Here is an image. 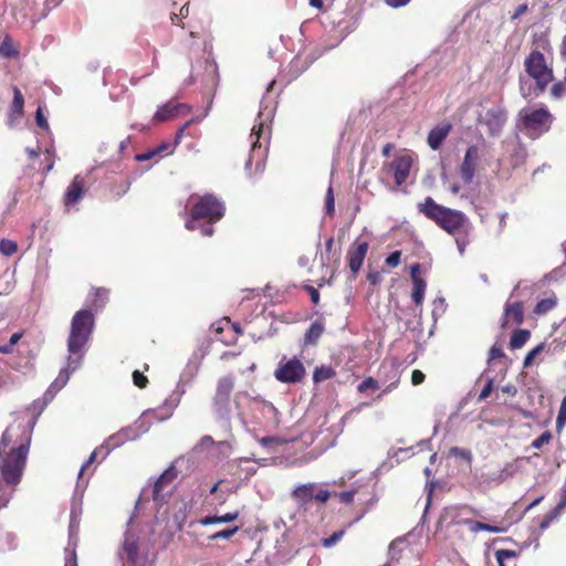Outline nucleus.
Listing matches in <instances>:
<instances>
[{"mask_svg": "<svg viewBox=\"0 0 566 566\" xmlns=\"http://www.w3.org/2000/svg\"><path fill=\"white\" fill-rule=\"evenodd\" d=\"M565 92V85L563 83H556L553 85L551 93L554 97L559 98Z\"/></svg>", "mask_w": 566, "mask_h": 566, "instance_id": "obj_61", "label": "nucleus"}, {"mask_svg": "<svg viewBox=\"0 0 566 566\" xmlns=\"http://www.w3.org/2000/svg\"><path fill=\"white\" fill-rule=\"evenodd\" d=\"M551 439V432L545 431L532 442V447L535 449H541L544 444L548 443Z\"/></svg>", "mask_w": 566, "mask_h": 566, "instance_id": "obj_50", "label": "nucleus"}, {"mask_svg": "<svg viewBox=\"0 0 566 566\" xmlns=\"http://www.w3.org/2000/svg\"><path fill=\"white\" fill-rule=\"evenodd\" d=\"M344 531H338L333 533L329 537L323 538L322 544L324 547L329 548L334 546L336 543H338L342 537L344 536Z\"/></svg>", "mask_w": 566, "mask_h": 566, "instance_id": "obj_48", "label": "nucleus"}, {"mask_svg": "<svg viewBox=\"0 0 566 566\" xmlns=\"http://www.w3.org/2000/svg\"><path fill=\"white\" fill-rule=\"evenodd\" d=\"M525 70L527 75L535 81V95L538 96L553 81V73L545 63L544 55L538 51H533L525 60Z\"/></svg>", "mask_w": 566, "mask_h": 566, "instance_id": "obj_7", "label": "nucleus"}, {"mask_svg": "<svg viewBox=\"0 0 566 566\" xmlns=\"http://www.w3.org/2000/svg\"><path fill=\"white\" fill-rule=\"evenodd\" d=\"M18 250V245L14 241L12 240H8V239H2L0 241V252L6 255V256H10L12 254H14Z\"/></svg>", "mask_w": 566, "mask_h": 566, "instance_id": "obj_33", "label": "nucleus"}, {"mask_svg": "<svg viewBox=\"0 0 566 566\" xmlns=\"http://www.w3.org/2000/svg\"><path fill=\"white\" fill-rule=\"evenodd\" d=\"M379 388V384L376 379H374L373 377H368L366 378L365 380H363L358 387H357V390L359 392H366L368 389H378Z\"/></svg>", "mask_w": 566, "mask_h": 566, "instance_id": "obj_41", "label": "nucleus"}, {"mask_svg": "<svg viewBox=\"0 0 566 566\" xmlns=\"http://www.w3.org/2000/svg\"><path fill=\"white\" fill-rule=\"evenodd\" d=\"M243 397L250 399V409H251V411L254 412V413L258 412L260 415H261V407H259L256 405V401L258 400H262V399L260 397L250 398V396H249V394L247 391H239V392H237V395L234 397L235 408L238 410V416L244 422L243 415H242V411H241V405H240V399L243 398Z\"/></svg>", "mask_w": 566, "mask_h": 566, "instance_id": "obj_26", "label": "nucleus"}, {"mask_svg": "<svg viewBox=\"0 0 566 566\" xmlns=\"http://www.w3.org/2000/svg\"><path fill=\"white\" fill-rule=\"evenodd\" d=\"M566 423V396L563 398L557 419H556V427L558 429L563 428Z\"/></svg>", "mask_w": 566, "mask_h": 566, "instance_id": "obj_47", "label": "nucleus"}, {"mask_svg": "<svg viewBox=\"0 0 566 566\" xmlns=\"http://www.w3.org/2000/svg\"><path fill=\"white\" fill-rule=\"evenodd\" d=\"M258 441L263 448L268 449L270 452L274 451L273 446H277L282 442V440L276 437H263Z\"/></svg>", "mask_w": 566, "mask_h": 566, "instance_id": "obj_43", "label": "nucleus"}, {"mask_svg": "<svg viewBox=\"0 0 566 566\" xmlns=\"http://www.w3.org/2000/svg\"><path fill=\"white\" fill-rule=\"evenodd\" d=\"M188 504L182 502L180 504V509L178 510V512L175 513L174 515V520L176 522V525L179 530L182 528L185 522H186V517H187V512H188Z\"/></svg>", "mask_w": 566, "mask_h": 566, "instance_id": "obj_35", "label": "nucleus"}, {"mask_svg": "<svg viewBox=\"0 0 566 566\" xmlns=\"http://www.w3.org/2000/svg\"><path fill=\"white\" fill-rule=\"evenodd\" d=\"M256 405L261 407V417L266 421L270 429H275L280 424V413L277 409L269 401L258 400Z\"/></svg>", "mask_w": 566, "mask_h": 566, "instance_id": "obj_20", "label": "nucleus"}, {"mask_svg": "<svg viewBox=\"0 0 566 566\" xmlns=\"http://www.w3.org/2000/svg\"><path fill=\"white\" fill-rule=\"evenodd\" d=\"M412 283L413 290L411 297L417 305H421L424 298V292L427 286L426 281L420 277H415Z\"/></svg>", "mask_w": 566, "mask_h": 566, "instance_id": "obj_29", "label": "nucleus"}, {"mask_svg": "<svg viewBox=\"0 0 566 566\" xmlns=\"http://www.w3.org/2000/svg\"><path fill=\"white\" fill-rule=\"evenodd\" d=\"M83 190H84L83 180L80 178V176H75L72 184L67 187V190H66V193L64 197L65 205L70 206V205L77 202L82 198Z\"/></svg>", "mask_w": 566, "mask_h": 566, "instance_id": "obj_22", "label": "nucleus"}, {"mask_svg": "<svg viewBox=\"0 0 566 566\" xmlns=\"http://www.w3.org/2000/svg\"><path fill=\"white\" fill-rule=\"evenodd\" d=\"M368 242H359L355 248H350L348 251V265L354 276L360 270L363 262L368 251Z\"/></svg>", "mask_w": 566, "mask_h": 566, "instance_id": "obj_17", "label": "nucleus"}, {"mask_svg": "<svg viewBox=\"0 0 566 566\" xmlns=\"http://www.w3.org/2000/svg\"><path fill=\"white\" fill-rule=\"evenodd\" d=\"M274 109L272 106H262L255 119L250 134L251 150L248 160L245 161V170L251 174L253 163H255V172H262L265 165L269 143V123L273 118Z\"/></svg>", "mask_w": 566, "mask_h": 566, "instance_id": "obj_3", "label": "nucleus"}, {"mask_svg": "<svg viewBox=\"0 0 566 566\" xmlns=\"http://www.w3.org/2000/svg\"><path fill=\"white\" fill-rule=\"evenodd\" d=\"M156 157H159V156H158L157 151H156V150H155V148H154V149L147 150V151H145V153H143V154H138V155H136V156H135V159H136L137 161H146V160L154 159V158H156Z\"/></svg>", "mask_w": 566, "mask_h": 566, "instance_id": "obj_57", "label": "nucleus"}, {"mask_svg": "<svg viewBox=\"0 0 566 566\" xmlns=\"http://www.w3.org/2000/svg\"><path fill=\"white\" fill-rule=\"evenodd\" d=\"M424 380V374L421 370L415 369L411 374V381L413 385H420Z\"/></svg>", "mask_w": 566, "mask_h": 566, "instance_id": "obj_62", "label": "nucleus"}, {"mask_svg": "<svg viewBox=\"0 0 566 566\" xmlns=\"http://www.w3.org/2000/svg\"><path fill=\"white\" fill-rule=\"evenodd\" d=\"M517 556V553L512 549H497L495 552V558L499 566H505V559L514 558Z\"/></svg>", "mask_w": 566, "mask_h": 566, "instance_id": "obj_37", "label": "nucleus"}, {"mask_svg": "<svg viewBox=\"0 0 566 566\" xmlns=\"http://www.w3.org/2000/svg\"><path fill=\"white\" fill-rule=\"evenodd\" d=\"M355 491H345L339 494V499L343 503H350L354 500Z\"/></svg>", "mask_w": 566, "mask_h": 566, "instance_id": "obj_64", "label": "nucleus"}, {"mask_svg": "<svg viewBox=\"0 0 566 566\" xmlns=\"http://www.w3.org/2000/svg\"><path fill=\"white\" fill-rule=\"evenodd\" d=\"M515 473V467L512 463L506 464L503 470L499 473L497 480L500 482L505 481L509 478H512Z\"/></svg>", "mask_w": 566, "mask_h": 566, "instance_id": "obj_51", "label": "nucleus"}, {"mask_svg": "<svg viewBox=\"0 0 566 566\" xmlns=\"http://www.w3.org/2000/svg\"><path fill=\"white\" fill-rule=\"evenodd\" d=\"M556 305V301L554 298H544L541 300L535 306L536 314H545L553 310Z\"/></svg>", "mask_w": 566, "mask_h": 566, "instance_id": "obj_34", "label": "nucleus"}, {"mask_svg": "<svg viewBox=\"0 0 566 566\" xmlns=\"http://www.w3.org/2000/svg\"><path fill=\"white\" fill-rule=\"evenodd\" d=\"M560 511L554 507L539 523L541 532L545 531L551 523L559 515Z\"/></svg>", "mask_w": 566, "mask_h": 566, "instance_id": "obj_44", "label": "nucleus"}, {"mask_svg": "<svg viewBox=\"0 0 566 566\" xmlns=\"http://www.w3.org/2000/svg\"><path fill=\"white\" fill-rule=\"evenodd\" d=\"M133 380L134 384L139 388H144L147 384V378L138 370L133 373Z\"/></svg>", "mask_w": 566, "mask_h": 566, "instance_id": "obj_59", "label": "nucleus"}, {"mask_svg": "<svg viewBox=\"0 0 566 566\" xmlns=\"http://www.w3.org/2000/svg\"><path fill=\"white\" fill-rule=\"evenodd\" d=\"M335 210V199H334V191L333 187L329 186L326 196H325V211L327 214L332 216Z\"/></svg>", "mask_w": 566, "mask_h": 566, "instance_id": "obj_39", "label": "nucleus"}, {"mask_svg": "<svg viewBox=\"0 0 566 566\" xmlns=\"http://www.w3.org/2000/svg\"><path fill=\"white\" fill-rule=\"evenodd\" d=\"M504 357V352L501 346L493 345L489 352V363L496 358Z\"/></svg>", "mask_w": 566, "mask_h": 566, "instance_id": "obj_58", "label": "nucleus"}, {"mask_svg": "<svg viewBox=\"0 0 566 566\" xmlns=\"http://www.w3.org/2000/svg\"><path fill=\"white\" fill-rule=\"evenodd\" d=\"M35 122H36L38 126L41 127L42 129H45V130L49 129V123H48L45 116L43 115L41 107H38V109L35 112Z\"/></svg>", "mask_w": 566, "mask_h": 566, "instance_id": "obj_53", "label": "nucleus"}, {"mask_svg": "<svg viewBox=\"0 0 566 566\" xmlns=\"http://www.w3.org/2000/svg\"><path fill=\"white\" fill-rule=\"evenodd\" d=\"M366 406H368V403L363 402V403L358 405L357 407L353 408L352 410H349L348 412H346V413L343 416V418H342V422H345V421H347L348 419H350V417H352L353 415L360 412V410H361L364 407H366Z\"/></svg>", "mask_w": 566, "mask_h": 566, "instance_id": "obj_63", "label": "nucleus"}, {"mask_svg": "<svg viewBox=\"0 0 566 566\" xmlns=\"http://www.w3.org/2000/svg\"><path fill=\"white\" fill-rule=\"evenodd\" d=\"M544 348H545V344L542 343V344L537 345L536 347H534L532 350H530L528 354L524 358L523 367L524 368L531 367L535 357L538 354H541L544 350Z\"/></svg>", "mask_w": 566, "mask_h": 566, "instance_id": "obj_36", "label": "nucleus"}, {"mask_svg": "<svg viewBox=\"0 0 566 566\" xmlns=\"http://www.w3.org/2000/svg\"><path fill=\"white\" fill-rule=\"evenodd\" d=\"M462 523L467 525L472 533H478L480 531H486L494 534H501L506 531L505 527L490 525L483 522L473 521L470 518L463 520Z\"/></svg>", "mask_w": 566, "mask_h": 566, "instance_id": "obj_24", "label": "nucleus"}, {"mask_svg": "<svg viewBox=\"0 0 566 566\" xmlns=\"http://www.w3.org/2000/svg\"><path fill=\"white\" fill-rule=\"evenodd\" d=\"M175 144H170L167 142L161 143L157 147H155V150L157 151L158 156L161 157V154H171L175 150Z\"/></svg>", "mask_w": 566, "mask_h": 566, "instance_id": "obj_54", "label": "nucleus"}, {"mask_svg": "<svg viewBox=\"0 0 566 566\" xmlns=\"http://www.w3.org/2000/svg\"><path fill=\"white\" fill-rule=\"evenodd\" d=\"M13 101L8 114V124L12 126L23 114L24 97L19 87L13 86Z\"/></svg>", "mask_w": 566, "mask_h": 566, "instance_id": "obj_21", "label": "nucleus"}, {"mask_svg": "<svg viewBox=\"0 0 566 566\" xmlns=\"http://www.w3.org/2000/svg\"><path fill=\"white\" fill-rule=\"evenodd\" d=\"M149 411L144 412L143 416L133 424V427L137 429V432H139V437L150 428V423L145 419Z\"/></svg>", "mask_w": 566, "mask_h": 566, "instance_id": "obj_45", "label": "nucleus"}, {"mask_svg": "<svg viewBox=\"0 0 566 566\" xmlns=\"http://www.w3.org/2000/svg\"><path fill=\"white\" fill-rule=\"evenodd\" d=\"M520 118L526 134L536 138L544 132H547L551 126L552 116L544 107L538 109L524 108L520 112Z\"/></svg>", "mask_w": 566, "mask_h": 566, "instance_id": "obj_8", "label": "nucleus"}, {"mask_svg": "<svg viewBox=\"0 0 566 566\" xmlns=\"http://www.w3.org/2000/svg\"><path fill=\"white\" fill-rule=\"evenodd\" d=\"M401 252L395 251L386 258V264L390 268H396L400 263Z\"/></svg>", "mask_w": 566, "mask_h": 566, "instance_id": "obj_52", "label": "nucleus"}, {"mask_svg": "<svg viewBox=\"0 0 566 566\" xmlns=\"http://www.w3.org/2000/svg\"><path fill=\"white\" fill-rule=\"evenodd\" d=\"M94 315L88 310L77 311L71 322V331L67 338V366L63 368L56 379L51 384L45 391L43 399L44 402L41 409L44 408L69 381L70 375L80 368L82 359L85 354V346L94 329Z\"/></svg>", "mask_w": 566, "mask_h": 566, "instance_id": "obj_2", "label": "nucleus"}, {"mask_svg": "<svg viewBox=\"0 0 566 566\" xmlns=\"http://www.w3.org/2000/svg\"><path fill=\"white\" fill-rule=\"evenodd\" d=\"M196 122H197V119H196V118H191L190 120H188L187 123H185V124H184V125H182V126L177 130V133H176V138H175V143H174V144H175V146H177V145L180 143V140H181V138H182V136H184V134H185L186 129H187L190 125H192L193 123H196Z\"/></svg>", "mask_w": 566, "mask_h": 566, "instance_id": "obj_56", "label": "nucleus"}, {"mask_svg": "<svg viewBox=\"0 0 566 566\" xmlns=\"http://www.w3.org/2000/svg\"><path fill=\"white\" fill-rule=\"evenodd\" d=\"M531 333L528 329H517L515 331L510 339V347L512 349L522 348L526 342L530 339Z\"/></svg>", "mask_w": 566, "mask_h": 566, "instance_id": "obj_27", "label": "nucleus"}, {"mask_svg": "<svg viewBox=\"0 0 566 566\" xmlns=\"http://www.w3.org/2000/svg\"><path fill=\"white\" fill-rule=\"evenodd\" d=\"M108 290L103 287L97 289L95 292L94 304L99 307L103 306L108 300Z\"/></svg>", "mask_w": 566, "mask_h": 566, "instance_id": "obj_49", "label": "nucleus"}, {"mask_svg": "<svg viewBox=\"0 0 566 566\" xmlns=\"http://www.w3.org/2000/svg\"><path fill=\"white\" fill-rule=\"evenodd\" d=\"M0 54L7 57H12L18 54L8 38H6L0 45Z\"/></svg>", "mask_w": 566, "mask_h": 566, "instance_id": "obj_42", "label": "nucleus"}, {"mask_svg": "<svg viewBox=\"0 0 566 566\" xmlns=\"http://www.w3.org/2000/svg\"><path fill=\"white\" fill-rule=\"evenodd\" d=\"M239 517V512H231L223 515H208L201 517L198 523L200 525H212V524H221V523H230L235 521Z\"/></svg>", "mask_w": 566, "mask_h": 566, "instance_id": "obj_25", "label": "nucleus"}, {"mask_svg": "<svg viewBox=\"0 0 566 566\" xmlns=\"http://www.w3.org/2000/svg\"><path fill=\"white\" fill-rule=\"evenodd\" d=\"M291 496L300 507H303L313 500L319 503H326L331 493L328 490L319 488L316 483H305L298 484L292 491Z\"/></svg>", "mask_w": 566, "mask_h": 566, "instance_id": "obj_10", "label": "nucleus"}, {"mask_svg": "<svg viewBox=\"0 0 566 566\" xmlns=\"http://www.w3.org/2000/svg\"><path fill=\"white\" fill-rule=\"evenodd\" d=\"M479 161V148L472 145L467 149L463 161L460 165V176L464 184H471L473 181Z\"/></svg>", "mask_w": 566, "mask_h": 566, "instance_id": "obj_15", "label": "nucleus"}, {"mask_svg": "<svg viewBox=\"0 0 566 566\" xmlns=\"http://www.w3.org/2000/svg\"><path fill=\"white\" fill-rule=\"evenodd\" d=\"M493 390V380L489 379L484 388L479 395V401L486 399Z\"/></svg>", "mask_w": 566, "mask_h": 566, "instance_id": "obj_60", "label": "nucleus"}, {"mask_svg": "<svg viewBox=\"0 0 566 566\" xmlns=\"http://www.w3.org/2000/svg\"><path fill=\"white\" fill-rule=\"evenodd\" d=\"M190 107L186 104H175L169 102L163 106H160L155 113L153 120L154 122H165L170 118L176 117L181 112H189Z\"/></svg>", "mask_w": 566, "mask_h": 566, "instance_id": "obj_18", "label": "nucleus"}, {"mask_svg": "<svg viewBox=\"0 0 566 566\" xmlns=\"http://www.w3.org/2000/svg\"><path fill=\"white\" fill-rule=\"evenodd\" d=\"M306 375L303 363L296 357L287 359L285 356L279 361L274 377L282 384L301 382Z\"/></svg>", "mask_w": 566, "mask_h": 566, "instance_id": "obj_9", "label": "nucleus"}, {"mask_svg": "<svg viewBox=\"0 0 566 566\" xmlns=\"http://www.w3.org/2000/svg\"><path fill=\"white\" fill-rule=\"evenodd\" d=\"M441 180L442 185L453 195H458L460 192V185L458 182L451 181L446 172L441 175Z\"/></svg>", "mask_w": 566, "mask_h": 566, "instance_id": "obj_46", "label": "nucleus"}, {"mask_svg": "<svg viewBox=\"0 0 566 566\" xmlns=\"http://www.w3.org/2000/svg\"><path fill=\"white\" fill-rule=\"evenodd\" d=\"M177 478V470L174 464L169 465L156 480L153 488V499L158 504L167 501L171 492V484Z\"/></svg>", "mask_w": 566, "mask_h": 566, "instance_id": "obj_12", "label": "nucleus"}, {"mask_svg": "<svg viewBox=\"0 0 566 566\" xmlns=\"http://www.w3.org/2000/svg\"><path fill=\"white\" fill-rule=\"evenodd\" d=\"M239 531L238 526L229 527L222 531H218L211 535L208 536L210 541H217V539H229L232 537L237 532Z\"/></svg>", "mask_w": 566, "mask_h": 566, "instance_id": "obj_32", "label": "nucleus"}, {"mask_svg": "<svg viewBox=\"0 0 566 566\" xmlns=\"http://www.w3.org/2000/svg\"><path fill=\"white\" fill-rule=\"evenodd\" d=\"M504 324L510 322L514 324H522L524 319V311L521 302L507 304L504 312Z\"/></svg>", "mask_w": 566, "mask_h": 566, "instance_id": "obj_23", "label": "nucleus"}, {"mask_svg": "<svg viewBox=\"0 0 566 566\" xmlns=\"http://www.w3.org/2000/svg\"><path fill=\"white\" fill-rule=\"evenodd\" d=\"M125 443V440L123 439V437L118 433V431L112 436H109L105 441L104 443L95 449L92 454L90 455V458L87 459V461L82 465L81 470H80V473H78V478L81 479L84 470L91 464L94 462V460L96 459L97 454L102 451H105L104 454H103V459L106 458V455L114 449L123 446Z\"/></svg>", "mask_w": 566, "mask_h": 566, "instance_id": "obj_16", "label": "nucleus"}, {"mask_svg": "<svg viewBox=\"0 0 566 566\" xmlns=\"http://www.w3.org/2000/svg\"><path fill=\"white\" fill-rule=\"evenodd\" d=\"M65 566H77V558L75 549H65Z\"/></svg>", "mask_w": 566, "mask_h": 566, "instance_id": "obj_55", "label": "nucleus"}, {"mask_svg": "<svg viewBox=\"0 0 566 566\" xmlns=\"http://www.w3.org/2000/svg\"><path fill=\"white\" fill-rule=\"evenodd\" d=\"M335 375V371L331 367L321 366L316 367L313 374V380L321 382L331 379Z\"/></svg>", "mask_w": 566, "mask_h": 566, "instance_id": "obj_30", "label": "nucleus"}, {"mask_svg": "<svg viewBox=\"0 0 566 566\" xmlns=\"http://www.w3.org/2000/svg\"><path fill=\"white\" fill-rule=\"evenodd\" d=\"M223 214V203L212 195H205L193 203L191 218L186 221V228L188 230L200 229L202 235L211 237L213 234L212 224L219 221Z\"/></svg>", "mask_w": 566, "mask_h": 566, "instance_id": "obj_4", "label": "nucleus"}, {"mask_svg": "<svg viewBox=\"0 0 566 566\" xmlns=\"http://www.w3.org/2000/svg\"><path fill=\"white\" fill-rule=\"evenodd\" d=\"M35 418L9 426L0 441V509L10 502L20 483L29 453Z\"/></svg>", "mask_w": 566, "mask_h": 566, "instance_id": "obj_1", "label": "nucleus"}, {"mask_svg": "<svg viewBox=\"0 0 566 566\" xmlns=\"http://www.w3.org/2000/svg\"><path fill=\"white\" fill-rule=\"evenodd\" d=\"M324 332V325L321 322H314L311 324L305 333V344H315Z\"/></svg>", "mask_w": 566, "mask_h": 566, "instance_id": "obj_28", "label": "nucleus"}, {"mask_svg": "<svg viewBox=\"0 0 566 566\" xmlns=\"http://www.w3.org/2000/svg\"><path fill=\"white\" fill-rule=\"evenodd\" d=\"M119 557L123 566H147L146 556L139 553L138 537L132 532L125 533Z\"/></svg>", "mask_w": 566, "mask_h": 566, "instance_id": "obj_11", "label": "nucleus"}, {"mask_svg": "<svg viewBox=\"0 0 566 566\" xmlns=\"http://www.w3.org/2000/svg\"><path fill=\"white\" fill-rule=\"evenodd\" d=\"M412 158L409 155L395 157L385 168L392 175L397 186H401L409 177Z\"/></svg>", "mask_w": 566, "mask_h": 566, "instance_id": "obj_14", "label": "nucleus"}, {"mask_svg": "<svg viewBox=\"0 0 566 566\" xmlns=\"http://www.w3.org/2000/svg\"><path fill=\"white\" fill-rule=\"evenodd\" d=\"M520 91L524 98L531 97L533 95L536 96L535 92H534L535 85H533L532 78L530 76H528V78H526V77L520 78Z\"/></svg>", "mask_w": 566, "mask_h": 566, "instance_id": "obj_31", "label": "nucleus"}, {"mask_svg": "<svg viewBox=\"0 0 566 566\" xmlns=\"http://www.w3.org/2000/svg\"><path fill=\"white\" fill-rule=\"evenodd\" d=\"M506 118L505 111L501 106L494 105L480 116V123L488 127L492 136H496L501 133Z\"/></svg>", "mask_w": 566, "mask_h": 566, "instance_id": "obj_13", "label": "nucleus"}, {"mask_svg": "<svg viewBox=\"0 0 566 566\" xmlns=\"http://www.w3.org/2000/svg\"><path fill=\"white\" fill-rule=\"evenodd\" d=\"M451 124L442 123L433 127L428 135V145L431 149L438 150L451 130Z\"/></svg>", "mask_w": 566, "mask_h": 566, "instance_id": "obj_19", "label": "nucleus"}, {"mask_svg": "<svg viewBox=\"0 0 566 566\" xmlns=\"http://www.w3.org/2000/svg\"><path fill=\"white\" fill-rule=\"evenodd\" d=\"M15 546V536L11 533L0 532V547L13 548Z\"/></svg>", "mask_w": 566, "mask_h": 566, "instance_id": "obj_40", "label": "nucleus"}, {"mask_svg": "<svg viewBox=\"0 0 566 566\" xmlns=\"http://www.w3.org/2000/svg\"><path fill=\"white\" fill-rule=\"evenodd\" d=\"M418 210L453 235L470 226L463 212L438 205L431 197H427L423 202H420Z\"/></svg>", "mask_w": 566, "mask_h": 566, "instance_id": "obj_5", "label": "nucleus"}, {"mask_svg": "<svg viewBox=\"0 0 566 566\" xmlns=\"http://www.w3.org/2000/svg\"><path fill=\"white\" fill-rule=\"evenodd\" d=\"M234 387V377L227 375L218 380L216 394L213 397V412L216 417L222 422V427L230 431V396Z\"/></svg>", "mask_w": 566, "mask_h": 566, "instance_id": "obj_6", "label": "nucleus"}, {"mask_svg": "<svg viewBox=\"0 0 566 566\" xmlns=\"http://www.w3.org/2000/svg\"><path fill=\"white\" fill-rule=\"evenodd\" d=\"M118 433L123 437L125 442L134 441L139 438V432H137V429L133 426H128L120 429Z\"/></svg>", "mask_w": 566, "mask_h": 566, "instance_id": "obj_38", "label": "nucleus"}]
</instances>
